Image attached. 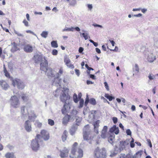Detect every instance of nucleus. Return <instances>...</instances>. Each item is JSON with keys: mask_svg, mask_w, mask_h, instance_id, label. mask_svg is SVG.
<instances>
[{"mask_svg": "<svg viewBox=\"0 0 158 158\" xmlns=\"http://www.w3.org/2000/svg\"><path fill=\"white\" fill-rule=\"evenodd\" d=\"M69 89L66 88L64 89L62 91V93H61L60 96V101L64 103L63 107L61 109L62 113L63 114H65L67 112H69L70 108L69 104V101L70 99V96L68 94Z\"/></svg>", "mask_w": 158, "mask_h": 158, "instance_id": "f257e3e1", "label": "nucleus"}, {"mask_svg": "<svg viewBox=\"0 0 158 158\" xmlns=\"http://www.w3.org/2000/svg\"><path fill=\"white\" fill-rule=\"evenodd\" d=\"M135 49L138 52H143L148 62L152 63L156 59V56L152 53L150 48L138 44L135 45Z\"/></svg>", "mask_w": 158, "mask_h": 158, "instance_id": "f03ea898", "label": "nucleus"}, {"mask_svg": "<svg viewBox=\"0 0 158 158\" xmlns=\"http://www.w3.org/2000/svg\"><path fill=\"white\" fill-rule=\"evenodd\" d=\"M78 143L77 142H75L73 144L71 150V154L69 157L71 158L74 157L81 158L83 156V153L82 150L79 148H77V146Z\"/></svg>", "mask_w": 158, "mask_h": 158, "instance_id": "7ed1b4c3", "label": "nucleus"}, {"mask_svg": "<svg viewBox=\"0 0 158 158\" xmlns=\"http://www.w3.org/2000/svg\"><path fill=\"white\" fill-rule=\"evenodd\" d=\"M45 63V65H44L43 64H41V67H40V69L46 72V74L48 77H54L55 72L52 70L51 68L48 67V63Z\"/></svg>", "mask_w": 158, "mask_h": 158, "instance_id": "20e7f679", "label": "nucleus"}, {"mask_svg": "<svg viewBox=\"0 0 158 158\" xmlns=\"http://www.w3.org/2000/svg\"><path fill=\"white\" fill-rule=\"evenodd\" d=\"M106 152L105 148L97 147L94 152V158H106Z\"/></svg>", "mask_w": 158, "mask_h": 158, "instance_id": "39448f33", "label": "nucleus"}, {"mask_svg": "<svg viewBox=\"0 0 158 158\" xmlns=\"http://www.w3.org/2000/svg\"><path fill=\"white\" fill-rule=\"evenodd\" d=\"M83 131V138L85 140H88L93 138V136L91 135L92 132L91 131L89 125H87L84 127Z\"/></svg>", "mask_w": 158, "mask_h": 158, "instance_id": "423d86ee", "label": "nucleus"}, {"mask_svg": "<svg viewBox=\"0 0 158 158\" xmlns=\"http://www.w3.org/2000/svg\"><path fill=\"white\" fill-rule=\"evenodd\" d=\"M9 102L10 106L14 108H19L20 105V102L19 99L16 95L11 97Z\"/></svg>", "mask_w": 158, "mask_h": 158, "instance_id": "0eeeda50", "label": "nucleus"}, {"mask_svg": "<svg viewBox=\"0 0 158 158\" xmlns=\"http://www.w3.org/2000/svg\"><path fill=\"white\" fill-rule=\"evenodd\" d=\"M40 137V135H38L35 139H33L31 141V147L32 150L34 151H36L39 149L40 145L38 142Z\"/></svg>", "mask_w": 158, "mask_h": 158, "instance_id": "6e6552de", "label": "nucleus"}, {"mask_svg": "<svg viewBox=\"0 0 158 158\" xmlns=\"http://www.w3.org/2000/svg\"><path fill=\"white\" fill-rule=\"evenodd\" d=\"M33 59L36 63H38L41 61L40 64V67H41V64H43L44 65H45L46 62L48 63L47 60H46L45 57H43L41 55L35 54L34 56Z\"/></svg>", "mask_w": 158, "mask_h": 158, "instance_id": "1a4fd4ad", "label": "nucleus"}, {"mask_svg": "<svg viewBox=\"0 0 158 158\" xmlns=\"http://www.w3.org/2000/svg\"><path fill=\"white\" fill-rule=\"evenodd\" d=\"M12 85L14 86H16L19 89H23L25 85L23 82L19 79L15 78L12 80Z\"/></svg>", "mask_w": 158, "mask_h": 158, "instance_id": "9d476101", "label": "nucleus"}, {"mask_svg": "<svg viewBox=\"0 0 158 158\" xmlns=\"http://www.w3.org/2000/svg\"><path fill=\"white\" fill-rule=\"evenodd\" d=\"M69 150L66 148H64L63 150L60 151V156L61 158H64L68 156Z\"/></svg>", "mask_w": 158, "mask_h": 158, "instance_id": "9b49d317", "label": "nucleus"}, {"mask_svg": "<svg viewBox=\"0 0 158 158\" xmlns=\"http://www.w3.org/2000/svg\"><path fill=\"white\" fill-rule=\"evenodd\" d=\"M24 127L25 130L27 132H29L31 131V124L29 120H27L25 122Z\"/></svg>", "mask_w": 158, "mask_h": 158, "instance_id": "f8f14e48", "label": "nucleus"}, {"mask_svg": "<svg viewBox=\"0 0 158 158\" xmlns=\"http://www.w3.org/2000/svg\"><path fill=\"white\" fill-rule=\"evenodd\" d=\"M27 115L29 120L31 121H34L36 117V116L35 114L34 111L32 110L29 111Z\"/></svg>", "mask_w": 158, "mask_h": 158, "instance_id": "ddd939ff", "label": "nucleus"}, {"mask_svg": "<svg viewBox=\"0 0 158 158\" xmlns=\"http://www.w3.org/2000/svg\"><path fill=\"white\" fill-rule=\"evenodd\" d=\"M63 73V70L62 68H60L59 71L58 73H57L56 75V78H55V81H58V82H57L58 84L60 86V85L61 83V79H59V77Z\"/></svg>", "mask_w": 158, "mask_h": 158, "instance_id": "4468645a", "label": "nucleus"}, {"mask_svg": "<svg viewBox=\"0 0 158 158\" xmlns=\"http://www.w3.org/2000/svg\"><path fill=\"white\" fill-rule=\"evenodd\" d=\"M42 137L45 140H48L49 138L48 133L45 130H43L41 132Z\"/></svg>", "mask_w": 158, "mask_h": 158, "instance_id": "2eb2a0df", "label": "nucleus"}, {"mask_svg": "<svg viewBox=\"0 0 158 158\" xmlns=\"http://www.w3.org/2000/svg\"><path fill=\"white\" fill-rule=\"evenodd\" d=\"M0 85L2 88L5 90H6L9 87V86L7 82L3 80H0Z\"/></svg>", "mask_w": 158, "mask_h": 158, "instance_id": "dca6fc26", "label": "nucleus"}, {"mask_svg": "<svg viewBox=\"0 0 158 158\" xmlns=\"http://www.w3.org/2000/svg\"><path fill=\"white\" fill-rule=\"evenodd\" d=\"M23 50L24 51L30 53L33 52L34 48L31 45L27 44L24 46Z\"/></svg>", "mask_w": 158, "mask_h": 158, "instance_id": "f3484780", "label": "nucleus"}, {"mask_svg": "<svg viewBox=\"0 0 158 158\" xmlns=\"http://www.w3.org/2000/svg\"><path fill=\"white\" fill-rule=\"evenodd\" d=\"M29 111L28 110L25 106H23L21 108V113L22 117L24 118L26 117L28 115Z\"/></svg>", "mask_w": 158, "mask_h": 158, "instance_id": "a211bd4d", "label": "nucleus"}, {"mask_svg": "<svg viewBox=\"0 0 158 158\" xmlns=\"http://www.w3.org/2000/svg\"><path fill=\"white\" fill-rule=\"evenodd\" d=\"M70 116L68 114H67L62 119V124L64 125H66L68 122L70 121H72Z\"/></svg>", "mask_w": 158, "mask_h": 158, "instance_id": "6ab92c4d", "label": "nucleus"}, {"mask_svg": "<svg viewBox=\"0 0 158 158\" xmlns=\"http://www.w3.org/2000/svg\"><path fill=\"white\" fill-rule=\"evenodd\" d=\"M107 127L106 126H104L102 129L101 135V137L105 139L107 136Z\"/></svg>", "mask_w": 158, "mask_h": 158, "instance_id": "aec40b11", "label": "nucleus"}, {"mask_svg": "<svg viewBox=\"0 0 158 158\" xmlns=\"http://www.w3.org/2000/svg\"><path fill=\"white\" fill-rule=\"evenodd\" d=\"M78 112V111H77L76 110H73L70 113V114H69L71 118L72 119V121H73L74 118L77 117V115Z\"/></svg>", "mask_w": 158, "mask_h": 158, "instance_id": "412c9836", "label": "nucleus"}, {"mask_svg": "<svg viewBox=\"0 0 158 158\" xmlns=\"http://www.w3.org/2000/svg\"><path fill=\"white\" fill-rule=\"evenodd\" d=\"M109 131L111 133L114 132L115 134L117 135L119 132L118 127H116V125H114L110 129Z\"/></svg>", "mask_w": 158, "mask_h": 158, "instance_id": "4be33fe9", "label": "nucleus"}, {"mask_svg": "<svg viewBox=\"0 0 158 158\" xmlns=\"http://www.w3.org/2000/svg\"><path fill=\"white\" fill-rule=\"evenodd\" d=\"M64 61L66 65L69 68L73 69L74 68V66L73 64H69L70 62V59L67 57L64 58Z\"/></svg>", "mask_w": 158, "mask_h": 158, "instance_id": "5701e85b", "label": "nucleus"}, {"mask_svg": "<svg viewBox=\"0 0 158 158\" xmlns=\"http://www.w3.org/2000/svg\"><path fill=\"white\" fill-rule=\"evenodd\" d=\"M99 121L97 120L94 123V132L97 134L98 133V128L99 125Z\"/></svg>", "mask_w": 158, "mask_h": 158, "instance_id": "b1692460", "label": "nucleus"}, {"mask_svg": "<svg viewBox=\"0 0 158 158\" xmlns=\"http://www.w3.org/2000/svg\"><path fill=\"white\" fill-rule=\"evenodd\" d=\"M12 45V48L11 49V51L12 52L19 50V48H18V45L15 42L11 43Z\"/></svg>", "mask_w": 158, "mask_h": 158, "instance_id": "393cba45", "label": "nucleus"}, {"mask_svg": "<svg viewBox=\"0 0 158 158\" xmlns=\"http://www.w3.org/2000/svg\"><path fill=\"white\" fill-rule=\"evenodd\" d=\"M77 127L78 126L76 125L73 124L70 130V133L71 135H73L74 134L77 128Z\"/></svg>", "mask_w": 158, "mask_h": 158, "instance_id": "a878e982", "label": "nucleus"}, {"mask_svg": "<svg viewBox=\"0 0 158 158\" xmlns=\"http://www.w3.org/2000/svg\"><path fill=\"white\" fill-rule=\"evenodd\" d=\"M6 158H15V156L13 152H8L5 155Z\"/></svg>", "mask_w": 158, "mask_h": 158, "instance_id": "bb28decb", "label": "nucleus"}, {"mask_svg": "<svg viewBox=\"0 0 158 158\" xmlns=\"http://www.w3.org/2000/svg\"><path fill=\"white\" fill-rule=\"evenodd\" d=\"M115 135L113 134V135H110V136L108 138V141L111 144L113 145Z\"/></svg>", "mask_w": 158, "mask_h": 158, "instance_id": "cd10ccee", "label": "nucleus"}, {"mask_svg": "<svg viewBox=\"0 0 158 158\" xmlns=\"http://www.w3.org/2000/svg\"><path fill=\"white\" fill-rule=\"evenodd\" d=\"M82 120V118L79 117H77L76 118L75 123L74 124L77 126H79L81 123V122Z\"/></svg>", "mask_w": 158, "mask_h": 158, "instance_id": "c85d7f7f", "label": "nucleus"}, {"mask_svg": "<svg viewBox=\"0 0 158 158\" xmlns=\"http://www.w3.org/2000/svg\"><path fill=\"white\" fill-rule=\"evenodd\" d=\"M80 34L81 36V35H83V37L85 40H87L88 38H90V37L87 32L81 33V32H80Z\"/></svg>", "mask_w": 158, "mask_h": 158, "instance_id": "c756f323", "label": "nucleus"}, {"mask_svg": "<svg viewBox=\"0 0 158 158\" xmlns=\"http://www.w3.org/2000/svg\"><path fill=\"white\" fill-rule=\"evenodd\" d=\"M69 3L70 5L74 6L76 4V1L75 0H66Z\"/></svg>", "mask_w": 158, "mask_h": 158, "instance_id": "7c9ffc66", "label": "nucleus"}, {"mask_svg": "<svg viewBox=\"0 0 158 158\" xmlns=\"http://www.w3.org/2000/svg\"><path fill=\"white\" fill-rule=\"evenodd\" d=\"M67 132L66 131H64L63 132V134L62 136V140L63 141H64L66 139V138L67 137Z\"/></svg>", "mask_w": 158, "mask_h": 158, "instance_id": "2f4dec72", "label": "nucleus"}, {"mask_svg": "<svg viewBox=\"0 0 158 158\" xmlns=\"http://www.w3.org/2000/svg\"><path fill=\"white\" fill-rule=\"evenodd\" d=\"M48 31H43L40 35L42 37L46 38L48 36Z\"/></svg>", "mask_w": 158, "mask_h": 158, "instance_id": "473e14b6", "label": "nucleus"}, {"mask_svg": "<svg viewBox=\"0 0 158 158\" xmlns=\"http://www.w3.org/2000/svg\"><path fill=\"white\" fill-rule=\"evenodd\" d=\"M104 96L107 99H108L109 101H111L113 99H114V97L110 96L107 94H105Z\"/></svg>", "mask_w": 158, "mask_h": 158, "instance_id": "72a5a7b5", "label": "nucleus"}, {"mask_svg": "<svg viewBox=\"0 0 158 158\" xmlns=\"http://www.w3.org/2000/svg\"><path fill=\"white\" fill-rule=\"evenodd\" d=\"M51 46L52 47L56 48L58 47V45L56 41H52L51 42Z\"/></svg>", "mask_w": 158, "mask_h": 158, "instance_id": "f704fd0d", "label": "nucleus"}, {"mask_svg": "<svg viewBox=\"0 0 158 158\" xmlns=\"http://www.w3.org/2000/svg\"><path fill=\"white\" fill-rule=\"evenodd\" d=\"M89 103L93 105H94L96 104V102L95 99L94 98H91L89 100Z\"/></svg>", "mask_w": 158, "mask_h": 158, "instance_id": "c9c22d12", "label": "nucleus"}, {"mask_svg": "<svg viewBox=\"0 0 158 158\" xmlns=\"http://www.w3.org/2000/svg\"><path fill=\"white\" fill-rule=\"evenodd\" d=\"M84 101L83 99H81L79 101V108H81L83 107L84 105Z\"/></svg>", "mask_w": 158, "mask_h": 158, "instance_id": "e433bc0d", "label": "nucleus"}, {"mask_svg": "<svg viewBox=\"0 0 158 158\" xmlns=\"http://www.w3.org/2000/svg\"><path fill=\"white\" fill-rule=\"evenodd\" d=\"M126 145L124 143H122L121 141L120 142L119 144V149L120 150H123L125 148Z\"/></svg>", "mask_w": 158, "mask_h": 158, "instance_id": "4c0bfd02", "label": "nucleus"}, {"mask_svg": "<svg viewBox=\"0 0 158 158\" xmlns=\"http://www.w3.org/2000/svg\"><path fill=\"white\" fill-rule=\"evenodd\" d=\"M133 71H135L137 73H138L139 71V68L137 64H135V67L133 69Z\"/></svg>", "mask_w": 158, "mask_h": 158, "instance_id": "58836bf2", "label": "nucleus"}, {"mask_svg": "<svg viewBox=\"0 0 158 158\" xmlns=\"http://www.w3.org/2000/svg\"><path fill=\"white\" fill-rule=\"evenodd\" d=\"M73 99L75 103H77L78 102V99L77 96L76 94H73Z\"/></svg>", "mask_w": 158, "mask_h": 158, "instance_id": "ea45409f", "label": "nucleus"}, {"mask_svg": "<svg viewBox=\"0 0 158 158\" xmlns=\"http://www.w3.org/2000/svg\"><path fill=\"white\" fill-rule=\"evenodd\" d=\"M141 152H137L135 155H132L133 156H134L135 157V158H138L139 157H140L141 156Z\"/></svg>", "mask_w": 158, "mask_h": 158, "instance_id": "a19ab883", "label": "nucleus"}, {"mask_svg": "<svg viewBox=\"0 0 158 158\" xmlns=\"http://www.w3.org/2000/svg\"><path fill=\"white\" fill-rule=\"evenodd\" d=\"M48 124L51 126H53L54 124V121L50 119H48Z\"/></svg>", "mask_w": 158, "mask_h": 158, "instance_id": "79ce46f5", "label": "nucleus"}, {"mask_svg": "<svg viewBox=\"0 0 158 158\" xmlns=\"http://www.w3.org/2000/svg\"><path fill=\"white\" fill-rule=\"evenodd\" d=\"M118 152L115 150L114 151H112L111 152V154L110 155V157H113L116 156Z\"/></svg>", "mask_w": 158, "mask_h": 158, "instance_id": "37998d69", "label": "nucleus"}, {"mask_svg": "<svg viewBox=\"0 0 158 158\" xmlns=\"http://www.w3.org/2000/svg\"><path fill=\"white\" fill-rule=\"evenodd\" d=\"M148 77L150 80H153L155 78V76L152 74L149 73Z\"/></svg>", "mask_w": 158, "mask_h": 158, "instance_id": "c03bdc74", "label": "nucleus"}, {"mask_svg": "<svg viewBox=\"0 0 158 158\" xmlns=\"http://www.w3.org/2000/svg\"><path fill=\"white\" fill-rule=\"evenodd\" d=\"M4 73H5V76L8 77H9V76H10V75H9V73L7 72V71L6 70V68H5V66H4Z\"/></svg>", "mask_w": 158, "mask_h": 158, "instance_id": "a18cd8bd", "label": "nucleus"}, {"mask_svg": "<svg viewBox=\"0 0 158 158\" xmlns=\"http://www.w3.org/2000/svg\"><path fill=\"white\" fill-rule=\"evenodd\" d=\"M89 102V98L88 97V96L87 95L86 98V99H85V106H87V104H88V102Z\"/></svg>", "mask_w": 158, "mask_h": 158, "instance_id": "49530a36", "label": "nucleus"}, {"mask_svg": "<svg viewBox=\"0 0 158 158\" xmlns=\"http://www.w3.org/2000/svg\"><path fill=\"white\" fill-rule=\"evenodd\" d=\"M14 32L17 35L19 36H22V37H23V35L19 33V32L16 31V30H14Z\"/></svg>", "mask_w": 158, "mask_h": 158, "instance_id": "de8ad7c7", "label": "nucleus"}, {"mask_svg": "<svg viewBox=\"0 0 158 158\" xmlns=\"http://www.w3.org/2000/svg\"><path fill=\"white\" fill-rule=\"evenodd\" d=\"M122 143H124L126 146L128 145L129 143V141L128 139L124 141H121Z\"/></svg>", "mask_w": 158, "mask_h": 158, "instance_id": "09e8293b", "label": "nucleus"}, {"mask_svg": "<svg viewBox=\"0 0 158 158\" xmlns=\"http://www.w3.org/2000/svg\"><path fill=\"white\" fill-rule=\"evenodd\" d=\"M147 141L148 142V145H149L150 148H152V145L150 140L149 139H147Z\"/></svg>", "mask_w": 158, "mask_h": 158, "instance_id": "8fccbe9b", "label": "nucleus"}, {"mask_svg": "<svg viewBox=\"0 0 158 158\" xmlns=\"http://www.w3.org/2000/svg\"><path fill=\"white\" fill-rule=\"evenodd\" d=\"M35 125L38 127H40L42 126V123L38 121H36L35 123Z\"/></svg>", "mask_w": 158, "mask_h": 158, "instance_id": "3c124183", "label": "nucleus"}, {"mask_svg": "<svg viewBox=\"0 0 158 158\" xmlns=\"http://www.w3.org/2000/svg\"><path fill=\"white\" fill-rule=\"evenodd\" d=\"M52 54L53 55H56L58 54V51L56 49H53L52 52Z\"/></svg>", "mask_w": 158, "mask_h": 158, "instance_id": "603ef678", "label": "nucleus"}, {"mask_svg": "<svg viewBox=\"0 0 158 158\" xmlns=\"http://www.w3.org/2000/svg\"><path fill=\"white\" fill-rule=\"evenodd\" d=\"M22 98L24 102H26L28 99L27 97H26L25 95L22 96Z\"/></svg>", "mask_w": 158, "mask_h": 158, "instance_id": "864d4df0", "label": "nucleus"}, {"mask_svg": "<svg viewBox=\"0 0 158 158\" xmlns=\"http://www.w3.org/2000/svg\"><path fill=\"white\" fill-rule=\"evenodd\" d=\"M26 32L27 33H30L31 34H33V35L37 36V35H36V34L31 30H27L26 31Z\"/></svg>", "mask_w": 158, "mask_h": 158, "instance_id": "5fc2aeb1", "label": "nucleus"}, {"mask_svg": "<svg viewBox=\"0 0 158 158\" xmlns=\"http://www.w3.org/2000/svg\"><path fill=\"white\" fill-rule=\"evenodd\" d=\"M23 23L26 26L28 27L29 26L28 23L26 19H25L23 20Z\"/></svg>", "mask_w": 158, "mask_h": 158, "instance_id": "6e6d98bb", "label": "nucleus"}, {"mask_svg": "<svg viewBox=\"0 0 158 158\" xmlns=\"http://www.w3.org/2000/svg\"><path fill=\"white\" fill-rule=\"evenodd\" d=\"M126 133L128 135H131V132L129 129H127L126 131Z\"/></svg>", "mask_w": 158, "mask_h": 158, "instance_id": "4d7b16f0", "label": "nucleus"}, {"mask_svg": "<svg viewBox=\"0 0 158 158\" xmlns=\"http://www.w3.org/2000/svg\"><path fill=\"white\" fill-rule=\"evenodd\" d=\"M112 120L114 123L115 124L118 121L117 118L115 117H114L112 118Z\"/></svg>", "mask_w": 158, "mask_h": 158, "instance_id": "13d9d810", "label": "nucleus"}, {"mask_svg": "<svg viewBox=\"0 0 158 158\" xmlns=\"http://www.w3.org/2000/svg\"><path fill=\"white\" fill-rule=\"evenodd\" d=\"M104 84L105 85V87L106 89L107 90H109V86L108 85V84L106 82H104Z\"/></svg>", "mask_w": 158, "mask_h": 158, "instance_id": "bf43d9fd", "label": "nucleus"}, {"mask_svg": "<svg viewBox=\"0 0 158 158\" xmlns=\"http://www.w3.org/2000/svg\"><path fill=\"white\" fill-rule=\"evenodd\" d=\"M142 15L141 14L139 13L137 15H133V16L137 17H140L142 16Z\"/></svg>", "mask_w": 158, "mask_h": 158, "instance_id": "052dcab7", "label": "nucleus"}, {"mask_svg": "<svg viewBox=\"0 0 158 158\" xmlns=\"http://www.w3.org/2000/svg\"><path fill=\"white\" fill-rule=\"evenodd\" d=\"M92 25L95 27H98L101 28L102 27V25L99 24H92Z\"/></svg>", "mask_w": 158, "mask_h": 158, "instance_id": "680f3d73", "label": "nucleus"}, {"mask_svg": "<svg viewBox=\"0 0 158 158\" xmlns=\"http://www.w3.org/2000/svg\"><path fill=\"white\" fill-rule=\"evenodd\" d=\"M75 72L78 76H79L80 75V71L78 69H75Z\"/></svg>", "mask_w": 158, "mask_h": 158, "instance_id": "e2e57ef3", "label": "nucleus"}, {"mask_svg": "<svg viewBox=\"0 0 158 158\" xmlns=\"http://www.w3.org/2000/svg\"><path fill=\"white\" fill-rule=\"evenodd\" d=\"M126 158H135V157L133 156L132 155H131L130 154L127 155V157Z\"/></svg>", "mask_w": 158, "mask_h": 158, "instance_id": "0e129e2a", "label": "nucleus"}, {"mask_svg": "<svg viewBox=\"0 0 158 158\" xmlns=\"http://www.w3.org/2000/svg\"><path fill=\"white\" fill-rule=\"evenodd\" d=\"M87 7H88V9L90 10H92L93 8V6H92V4H88Z\"/></svg>", "mask_w": 158, "mask_h": 158, "instance_id": "69168bd1", "label": "nucleus"}, {"mask_svg": "<svg viewBox=\"0 0 158 158\" xmlns=\"http://www.w3.org/2000/svg\"><path fill=\"white\" fill-rule=\"evenodd\" d=\"M127 157V155H126L124 154H121L120 158H126Z\"/></svg>", "mask_w": 158, "mask_h": 158, "instance_id": "338daca9", "label": "nucleus"}, {"mask_svg": "<svg viewBox=\"0 0 158 158\" xmlns=\"http://www.w3.org/2000/svg\"><path fill=\"white\" fill-rule=\"evenodd\" d=\"M84 49L81 47H80L79 49V52L80 53H81L83 51Z\"/></svg>", "mask_w": 158, "mask_h": 158, "instance_id": "774afa93", "label": "nucleus"}]
</instances>
